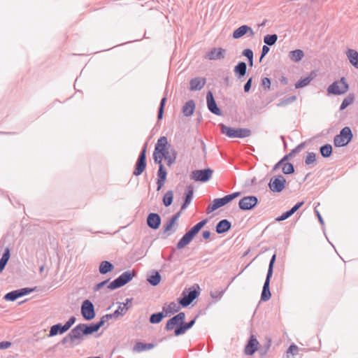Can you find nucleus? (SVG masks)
I'll use <instances>...</instances> for the list:
<instances>
[{"mask_svg":"<svg viewBox=\"0 0 358 358\" xmlns=\"http://www.w3.org/2000/svg\"><path fill=\"white\" fill-rule=\"evenodd\" d=\"M76 317L74 316H71L69 320L64 324L67 331L71 327V326L76 322Z\"/></svg>","mask_w":358,"mask_h":358,"instance_id":"obj_59","label":"nucleus"},{"mask_svg":"<svg viewBox=\"0 0 358 358\" xmlns=\"http://www.w3.org/2000/svg\"><path fill=\"white\" fill-rule=\"evenodd\" d=\"M162 156V154L158 153L156 152H153V159L154 162L159 164V166H161L162 164V159H164Z\"/></svg>","mask_w":358,"mask_h":358,"instance_id":"obj_55","label":"nucleus"},{"mask_svg":"<svg viewBox=\"0 0 358 358\" xmlns=\"http://www.w3.org/2000/svg\"><path fill=\"white\" fill-rule=\"evenodd\" d=\"M262 85L265 89H269L271 86V80L268 78H264L262 80Z\"/></svg>","mask_w":358,"mask_h":358,"instance_id":"obj_61","label":"nucleus"},{"mask_svg":"<svg viewBox=\"0 0 358 358\" xmlns=\"http://www.w3.org/2000/svg\"><path fill=\"white\" fill-rule=\"evenodd\" d=\"M345 54L350 64L358 69V52L353 49H348Z\"/></svg>","mask_w":358,"mask_h":358,"instance_id":"obj_23","label":"nucleus"},{"mask_svg":"<svg viewBox=\"0 0 358 358\" xmlns=\"http://www.w3.org/2000/svg\"><path fill=\"white\" fill-rule=\"evenodd\" d=\"M275 259H276V255L274 254L272 256L271 259H270V262H269V265H268V271H267V275H266L267 276H271L272 277L273 272V265H274Z\"/></svg>","mask_w":358,"mask_h":358,"instance_id":"obj_52","label":"nucleus"},{"mask_svg":"<svg viewBox=\"0 0 358 358\" xmlns=\"http://www.w3.org/2000/svg\"><path fill=\"white\" fill-rule=\"evenodd\" d=\"M241 194L240 192H234L230 194H227L222 198L215 199L213 203L208 205L206 211L207 213H210L217 208L226 205L229 202L231 201L235 198L238 197Z\"/></svg>","mask_w":358,"mask_h":358,"instance_id":"obj_4","label":"nucleus"},{"mask_svg":"<svg viewBox=\"0 0 358 358\" xmlns=\"http://www.w3.org/2000/svg\"><path fill=\"white\" fill-rule=\"evenodd\" d=\"M9 258H10V250L8 248H6L1 259L8 262Z\"/></svg>","mask_w":358,"mask_h":358,"instance_id":"obj_63","label":"nucleus"},{"mask_svg":"<svg viewBox=\"0 0 358 358\" xmlns=\"http://www.w3.org/2000/svg\"><path fill=\"white\" fill-rule=\"evenodd\" d=\"M354 101V96L352 94H349L348 96H347L342 101L341 104V106H340V110H344L345 108H347L348 106H350V104H352Z\"/></svg>","mask_w":358,"mask_h":358,"instance_id":"obj_45","label":"nucleus"},{"mask_svg":"<svg viewBox=\"0 0 358 358\" xmlns=\"http://www.w3.org/2000/svg\"><path fill=\"white\" fill-rule=\"evenodd\" d=\"M313 74H314V73L312 72L310 76L299 80L295 84V88L299 89V88H302L303 87L307 86L311 82V80L313 79V78H314Z\"/></svg>","mask_w":358,"mask_h":358,"instance_id":"obj_34","label":"nucleus"},{"mask_svg":"<svg viewBox=\"0 0 358 358\" xmlns=\"http://www.w3.org/2000/svg\"><path fill=\"white\" fill-rule=\"evenodd\" d=\"M195 110V103L193 100H189L182 106V113L185 116L192 115Z\"/></svg>","mask_w":358,"mask_h":358,"instance_id":"obj_27","label":"nucleus"},{"mask_svg":"<svg viewBox=\"0 0 358 358\" xmlns=\"http://www.w3.org/2000/svg\"><path fill=\"white\" fill-rule=\"evenodd\" d=\"M349 86L346 79L343 77L339 80H336L327 87V92L334 95H341L348 91Z\"/></svg>","mask_w":358,"mask_h":358,"instance_id":"obj_5","label":"nucleus"},{"mask_svg":"<svg viewBox=\"0 0 358 358\" xmlns=\"http://www.w3.org/2000/svg\"><path fill=\"white\" fill-rule=\"evenodd\" d=\"M298 350H299V348H298V347H297L296 345H294V344H292V345L288 348V349H287V354H289V353H291V354H292L293 355H296V354H297V352H298Z\"/></svg>","mask_w":358,"mask_h":358,"instance_id":"obj_58","label":"nucleus"},{"mask_svg":"<svg viewBox=\"0 0 358 358\" xmlns=\"http://www.w3.org/2000/svg\"><path fill=\"white\" fill-rule=\"evenodd\" d=\"M164 317H166V315L164 314V312L153 313L150 317V322L151 324H158L163 320Z\"/></svg>","mask_w":358,"mask_h":358,"instance_id":"obj_37","label":"nucleus"},{"mask_svg":"<svg viewBox=\"0 0 358 358\" xmlns=\"http://www.w3.org/2000/svg\"><path fill=\"white\" fill-rule=\"evenodd\" d=\"M81 314L86 320L94 318L96 314L93 303L88 299L85 300L81 306Z\"/></svg>","mask_w":358,"mask_h":358,"instance_id":"obj_10","label":"nucleus"},{"mask_svg":"<svg viewBox=\"0 0 358 358\" xmlns=\"http://www.w3.org/2000/svg\"><path fill=\"white\" fill-rule=\"evenodd\" d=\"M161 217L159 214L150 213L147 217V224L152 229H157L161 224Z\"/></svg>","mask_w":358,"mask_h":358,"instance_id":"obj_15","label":"nucleus"},{"mask_svg":"<svg viewBox=\"0 0 358 358\" xmlns=\"http://www.w3.org/2000/svg\"><path fill=\"white\" fill-rule=\"evenodd\" d=\"M249 29V26L248 25H242L235 29L233 32V38L235 39H238L245 34H248Z\"/></svg>","mask_w":358,"mask_h":358,"instance_id":"obj_35","label":"nucleus"},{"mask_svg":"<svg viewBox=\"0 0 358 358\" xmlns=\"http://www.w3.org/2000/svg\"><path fill=\"white\" fill-rule=\"evenodd\" d=\"M3 299L6 301H14L17 298V294H15V292L14 290V291L10 292L7 293L6 294H5V296H3Z\"/></svg>","mask_w":358,"mask_h":358,"instance_id":"obj_54","label":"nucleus"},{"mask_svg":"<svg viewBox=\"0 0 358 358\" xmlns=\"http://www.w3.org/2000/svg\"><path fill=\"white\" fill-rule=\"evenodd\" d=\"M167 172L163 164L159 166V170L157 171V190L159 191L164 186V182L166 180Z\"/></svg>","mask_w":358,"mask_h":358,"instance_id":"obj_18","label":"nucleus"},{"mask_svg":"<svg viewBox=\"0 0 358 358\" xmlns=\"http://www.w3.org/2000/svg\"><path fill=\"white\" fill-rule=\"evenodd\" d=\"M296 100V96H289V97H286V98H284V99H281L277 103V106L278 107L285 106H287V105L293 103Z\"/></svg>","mask_w":358,"mask_h":358,"instance_id":"obj_44","label":"nucleus"},{"mask_svg":"<svg viewBox=\"0 0 358 358\" xmlns=\"http://www.w3.org/2000/svg\"><path fill=\"white\" fill-rule=\"evenodd\" d=\"M180 216V212H178L175 215H173L171 219L163 226V232L166 233L169 231L172 227L174 225Z\"/></svg>","mask_w":358,"mask_h":358,"instance_id":"obj_31","label":"nucleus"},{"mask_svg":"<svg viewBox=\"0 0 358 358\" xmlns=\"http://www.w3.org/2000/svg\"><path fill=\"white\" fill-rule=\"evenodd\" d=\"M282 171L284 174H292L294 172V165L291 163H285L282 168Z\"/></svg>","mask_w":358,"mask_h":358,"instance_id":"obj_47","label":"nucleus"},{"mask_svg":"<svg viewBox=\"0 0 358 358\" xmlns=\"http://www.w3.org/2000/svg\"><path fill=\"white\" fill-rule=\"evenodd\" d=\"M213 173V171L210 168L201 170H195L192 172L190 178L194 181L206 182L211 178Z\"/></svg>","mask_w":358,"mask_h":358,"instance_id":"obj_7","label":"nucleus"},{"mask_svg":"<svg viewBox=\"0 0 358 358\" xmlns=\"http://www.w3.org/2000/svg\"><path fill=\"white\" fill-rule=\"evenodd\" d=\"M320 152L323 157H329L332 153V147L330 144H326L320 147Z\"/></svg>","mask_w":358,"mask_h":358,"instance_id":"obj_38","label":"nucleus"},{"mask_svg":"<svg viewBox=\"0 0 358 358\" xmlns=\"http://www.w3.org/2000/svg\"><path fill=\"white\" fill-rule=\"evenodd\" d=\"M305 145L306 143L304 142L301 143L295 148L291 150V152L289 153V155H291L292 157L296 153L301 152L305 148Z\"/></svg>","mask_w":358,"mask_h":358,"instance_id":"obj_53","label":"nucleus"},{"mask_svg":"<svg viewBox=\"0 0 358 358\" xmlns=\"http://www.w3.org/2000/svg\"><path fill=\"white\" fill-rule=\"evenodd\" d=\"M66 331H67V329H66L65 325L64 324L62 325L61 323H58L57 324L52 325L50 327L48 336L52 337V336L57 335L58 334H62Z\"/></svg>","mask_w":358,"mask_h":358,"instance_id":"obj_25","label":"nucleus"},{"mask_svg":"<svg viewBox=\"0 0 358 358\" xmlns=\"http://www.w3.org/2000/svg\"><path fill=\"white\" fill-rule=\"evenodd\" d=\"M173 156H176L177 157V152L174 148L171 147L166 152L162 154V157H163L164 159H167L169 157H173Z\"/></svg>","mask_w":358,"mask_h":358,"instance_id":"obj_51","label":"nucleus"},{"mask_svg":"<svg viewBox=\"0 0 358 358\" xmlns=\"http://www.w3.org/2000/svg\"><path fill=\"white\" fill-rule=\"evenodd\" d=\"M114 269L113 264L108 261H103L101 262L99 271L101 274H106L109 272H111Z\"/></svg>","mask_w":358,"mask_h":358,"instance_id":"obj_28","label":"nucleus"},{"mask_svg":"<svg viewBox=\"0 0 358 358\" xmlns=\"http://www.w3.org/2000/svg\"><path fill=\"white\" fill-rule=\"evenodd\" d=\"M206 102L208 109L213 114L216 115H222V111L217 106L216 101L213 97V94L211 92H208L206 95Z\"/></svg>","mask_w":358,"mask_h":358,"instance_id":"obj_14","label":"nucleus"},{"mask_svg":"<svg viewBox=\"0 0 358 358\" xmlns=\"http://www.w3.org/2000/svg\"><path fill=\"white\" fill-rule=\"evenodd\" d=\"M208 222L207 219H204L194 227H192L188 231H187L184 236L178 242L176 248L178 250H181L186 245L190 243L194 237L199 233V231Z\"/></svg>","mask_w":358,"mask_h":358,"instance_id":"obj_1","label":"nucleus"},{"mask_svg":"<svg viewBox=\"0 0 358 358\" xmlns=\"http://www.w3.org/2000/svg\"><path fill=\"white\" fill-rule=\"evenodd\" d=\"M247 65L245 62H241L234 67V73L238 78L244 76L246 73Z\"/></svg>","mask_w":358,"mask_h":358,"instance_id":"obj_32","label":"nucleus"},{"mask_svg":"<svg viewBox=\"0 0 358 358\" xmlns=\"http://www.w3.org/2000/svg\"><path fill=\"white\" fill-rule=\"evenodd\" d=\"M155 346L153 343H144L142 342L136 343L134 346V351L141 352L145 350H149L154 348Z\"/></svg>","mask_w":358,"mask_h":358,"instance_id":"obj_30","label":"nucleus"},{"mask_svg":"<svg viewBox=\"0 0 358 358\" xmlns=\"http://www.w3.org/2000/svg\"><path fill=\"white\" fill-rule=\"evenodd\" d=\"M271 276L266 277V280L263 286L262 294H261V300L263 301H268L271 296V294L269 289L270 280Z\"/></svg>","mask_w":358,"mask_h":358,"instance_id":"obj_22","label":"nucleus"},{"mask_svg":"<svg viewBox=\"0 0 358 358\" xmlns=\"http://www.w3.org/2000/svg\"><path fill=\"white\" fill-rule=\"evenodd\" d=\"M340 134L346 139V141H348V143L351 141L352 138V134L351 131V129L348 127H345L343 129H341L340 131Z\"/></svg>","mask_w":358,"mask_h":358,"instance_id":"obj_42","label":"nucleus"},{"mask_svg":"<svg viewBox=\"0 0 358 358\" xmlns=\"http://www.w3.org/2000/svg\"><path fill=\"white\" fill-rule=\"evenodd\" d=\"M242 55L248 58L250 64L252 66L253 64V52H252V50L250 49H245L242 52Z\"/></svg>","mask_w":358,"mask_h":358,"instance_id":"obj_49","label":"nucleus"},{"mask_svg":"<svg viewBox=\"0 0 358 358\" xmlns=\"http://www.w3.org/2000/svg\"><path fill=\"white\" fill-rule=\"evenodd\" d=\"M252 83V78H250L244 85L245 92H248L250 91V90L251 88Z\"/></svg>","mask_w":358,"mask_h":358,"instance_id":"obj_62","label":"nucleus"},{"mask_svg":"<svg viewBox=\"0 0 358 358\" xmlns=\"http://www.w3.org/2000/svg\"><path fill=\"white\" fill-rule=\"evenodd\" d=\"M304 53L301 50H295L289 52L290 59L294 62H298L303 57Z\"/></svg>","mask_w":358,"mask_h":358,"instance_id":"obj_36","label":"nucleus"},{"mask_svg":"<svg viewBox=\"0 0 358 358\" xmlns=\"http://www.w3.org/2000/svg\"><path fill=\"white\" fill-rule=\"evenodd\" d=\"M257 203L258 199L255 196H247L239 201L238 206L243 210H249L252 209Z\"/></svg>","mask_w":358,"mask_h":358,"instance_id":"obj_13","label":"nucleus"},{"mask_svg":"<svg viewBox=\"0 0 358 358\" xmlns=\"http://www.w3.org/2000/svg\"><path fill=\"white\" fill-rule=\"evenodd\" d=\"M129 309V307H126V305H123V303H120L117 309L113 313V315L117 318L119 316H122L126 314Z\"/></svg>","mask_w":358,"mask_h":358,"instance_id":"obj_43","label":"nucleus"},{"mask_svg":"<svg viewBox=\"0 0 358 358\" xmlns=\"http://www.w3.org/2000/svg\"><path fill=\"white\" fill-rule=\"evenodd\" d=\"M285 183V178L282 175H278L270 180L268 187L273 192H280L284 189Z\"/></svg>","mask_w":358,"mask_h":358,"instance_id":"obj_11","label":"nucleus"},{"mask_svg":"<svg viewBox=\"0 0 358 358\" xmlns=\"http://www.w3.org/2000/svg\"><path fill=\"white\" fill-rule=\"evenodd\" d=\"M334 143L336 147H343L348 144V141L339 134L334 137Z\"/></svg>","mask_w":358,"mask_h":358,"instance_id":"obj_46","label":"nucleus"},{"mask_svg":"<svg viewBox=\"0 0 358 358\" xmlns=\"http://www.w3.org/2000/svg\"><path fill=\"white\" fill-rule=\"evenodd\" d=\"M173 199V192L172 190L167 191L163 197V203L166 207L171 205Z\"/></svg>","mask_w":358,"mask_h":358,"instance_id":"obj_39","label":"nucleus"},{"mask_svg":"<svg viewBox=\"0 0 358 358\" xmlns=\"http://www.w3.org/2000/svg\"><path fill=\"white\" fill-rule=\"evenodd\" d=\"M221 132L229 138H245L251 135V131L246 128L234 129L221 123L219 124Z\"/></svg>","mask_w":358,"mask_h":358,"instance_id":"obj_3","label":"nucleus"},{"mask_svg":"<svg viewBox=\"0 0 358 358\" xmlns=\"http://www.w3.org/2000/svg\"><path fill=\"white\" fill-rule=\"evenodd\" d=\"M179 308L180 307L175 302H171L166 306L163 307V311L165 312L166 316H171L178 312Z\"/></svg>","mask_w":358,"mask_h":358,"instance_id":"obj_33","label":"nucleus"},{"mask_svg":"<svg viewBox=\"0 0 358 358\" xmlns=\"http://www.w3.org/2000/svg\"><path fill=\"white\" fill-rule=\"evenodd\" d=\"M269 50L270 49L268 47V45H263L262 49V53H261L260 59H259L260 62L267 55V53L269 52Z\"/></svg>","mask_w":358,"mask_h":358,"instance_id":"obj_60","label":"nucleus"},{"mask_svg":"<svg viewBox=\"0 0 358 358\" xmlns=\"http://www.w3.org/2000/svg\"><path fill=\"white\" fill-rule=\"evenodd\" d=\"M231 227V222L226 220H220L216 225L215 230L217 234H224L228 231Z\"/></svg>","mask_w":358,"mask_h":358,"instance_id":"obj_24","label":"nucleus"},{"mask_svg":"<svg viewBox=\"0 0 358 358\" xmlns=\"http://www.w3.org/2000/svg\"><path fill=\"white\" fill-rule=\"evenodd\" d=\"M225 50L221 48H213L206 55V58L209 60H217L220 59H223L224 57Z\"/></svg>","mask_w":358,"mask_h":358,"instance_id":"obj_19","label":"nucleus"},{"mask_svg":"<svg viewBox=\"0 0 358 358\" xmlns=\"http://www.w3.org/2000/svg\"><path fill=\"white\" fill-rule=\"evenodd\" d=\"M258 345V341L255 336L252 335L248 344L245 345V353L248 355H252L257 351Z\"/></svg>","mask_w":358,"mask_h":358,"instance_id":"obj_17","label":"nucleus"},{"mask_svg":"<svg viewBox=\"0 0 358 358\" xmlns=\"http://www.w3.org/2000/svg\"><path fill=\"white\" fill-rule=\"evenodd\" d=\"M83 331L82 324L76 325L62 338L61 343L62 345H66L69 343L71 345H73L76 341H78V343H80L84 340L85 334Z\"/></svg>","mask_w":358,"mask_h":358,"instance_id":"obj_2","label":"nucleus"},{"mask_svg":"<svg viewBox=\"0 0 358 358\" xmlns=\"http://www.w3.org/2000/svg\"><path fill=\"white\" fill-rule=\"evenodd\" d=\"M166 97L164 96L162 99V100L160 101V104H159V110H158V115H157L158 120H161L163 117L164 109V106L166 104Z\"/></svg>","mask_w":358,"mask_h":358,"instance_id":"obj_48","label":"nucleus"},{"mask_svg":"<svg viewBox=\"0 0 358 358\" xmlns=\"http://www.w3.org/2000/svg\"><path fill=\"white\" fill-rule=\"evenodd\" d=\"M278 40V36L276 34H268L264 36V42L266 45H274Z\"/></svg>","mask_w":358,"mask_h":358,"instance_id":"obj_41","label":"nucleus"},{"mask_svg":"<svg viewBox=\"0 0 358 358\" xmlns=\"http://www.w3.org/2000/svg\"><path fill=\"white\" fill-rule=\"evenodd\" d=\"M83 332L85 334V336L92 334L94 332L97 331V329L96 327L94 326V323L92 324H83Z\"/></svg>","mask_w":358,"mask_h":358,"instance_id":"obj_40","label":"nucleus"},{"mask_svg":"<svg viewBox=\"0 0 358 358\" xmlns=\"http://www.w3.org/2000/svg\"><path fill=\"white\" fill-rule=\"evenodd\" d=\"M161 275L157 271H152L147 278L148 282L152 286H157L161 281Z\"/></svg>","mask_w":358,"mask_h":358,"instance_id":"obj_29","label":"nucleus"},{"mask_svg":"<svg viewBox=\"0 0 358 358\" xmlns=\"http://www.w3.org/2000/svg\"><path fill=\"white\" fill-rule=\"evenodd\" d=\"M197 316H196L193 320L189 321V322H185V321L182 322V325L179 328H176L174 330V336H178L184 334L188 329H191L195 323L196 319Z\"/></svg>","mask_w":358,"mask_h":358,"instance_id":"obj_21","label":"nucleus"},{"mask_svg":"<svg viewBox=\"0 0 358 358\" xmlns=\"http://www.w3.org/2000/svg\"><path fill=\"white\" fill-rule=\"evenodd\" d=\"M224 293V290L222 291H214L210 292V296L213 299H220Z\"/></svg>","mask_w":358,"mask_h":358,"instance_id":"obj_56","label":"nucleus"},{"mask_svg":"<svg viewBox=\"0 0 358 358\" xmlns=\"http://www.w3.org/2000/svg\"><path fill=\"white\" fill-rule=\"evenodd\" d=\"M185 320V314L183 312H180L173 317L170 318L165 326V329L167 331L179 328L182 325V322Z\"/></svg>","mask_w":358,"mask_h":358,"instance_id":"obj_9","label":"nucleus"},{"mask_svg":"<svg viewBox=\"0 0 358 358\" xmlns=\"http://www.w3.org/2000/svg\"><path fill=\"white\" fill-rule=\"evenodd\" d=\"M171 146L169 144L167 138L165 136L160 137L155 147L154 152L163 154L168 150Z\"/></svg>","mask_w":358,"mask_h":358,"instance_id":"obj_16","label":"nucleus"},{"mask_svg":"<svg viewBox=\"0 0 358 358\" xmlns=\"http://www.w3.org/2000/svg\"><path fill=\"white\" fill-rule=\"evenodd\" d=\"M316 161V155L314 152H308L306 158L305 159V163L306 165H310L315 162Z\"/></svg>","mask_w":358,"mask_h":358,"instance_id":"obj_50","label":"nucleus"},{"mask_svg":"<svg viewBox=\"0 0 358 358\" xmlns=\"http://www.w3.org/2000/svg\"><path fill=\"white\" fill-rule=\"evenodd\" d=\"M193 194L194 191L192 187L188 186L185 193L184 202L181 206V210H185L189 205L193 198Z\"/></svg>","mask_w":358,"mask_h":358,"instance_id":"obj_26","label":"nucleus"},{"mask_svg":"<svg viewBox=\"0 0 358 358\" xmlns=\"http://www.w3.org/2000/svg\"><path fill=\"white\" fill-rule=\"evenodd\" d=\"M292 215L291 214V212L289 210L284 213L280 216L278 217L275 220L278 222L283 221L291 217Z\"/></svg>","mask_w":358,"mask_h":358,"instance_id":"obj_57","label":"nucleus"},{"mask_svg":"<svg viewBox=\"0 0 358 358\" xmlns=\"http://www.w3.org/2000/svg\"><path fill=\"white\" fill-rule=\"evenodd\" d=\"M146 149L147 143H145L140 152L135 165V170L133 174L136 176H140L146 167Z\"/></svg>","mask_w":358,"mask_h":358,"instance_id":"obj_8","label":"nucleus"},{"mask_svg":"<svg viewBox=\"0 0 358 358\" xmlns=\"http://www.w3.org/2000/svg\"><path fill=\"white\" fill-rule=\"evenodd\" d=\"M303 204V202H299L296 204H295L289 210L291 212V214L293 215L296 210L299 209V208Z\"/></svg>","mask_w":358,"mask_h":358,"instance_id":"obj_64","label":"nucleus"},{"mask_svg":"<svg viewBox=\"0 0 358 358\" xmlns=\"http://www.w3.org/2000/svg\"><path fill=\"white\" fill-rule=\"evenodd\" d=\"M134 276V274L130 271H125L122 273L119 277L113 280L108 285L109 289H116L120 288L129 282H130Z\"/></svg>","mask_w":358,"mask_h":358,"instance_id":"obj_6","label":"nucleus"},{"mask_svg":"<svg viewBox=\"0 0 358 358\" xmlns=\"http://www.w3.org/2000/svg\"><path fill=\"white\" fill-rule=\"evenodd\" d=\"M206 78L196 77L192 78L189 82V90L191 91L201 90L206 84Z\"/></svg>","mask_w":358,"mask_h":358,"instance_id":"obj_20","label":"nucleus"},{"mask_svg":"<svg viewBox=\"0 0 358 358\" xmlns=\"http://www.w3.org/2000/svg\"><path fill=\"white\" fill-rule=\"evenodd\" d=\"M182 295V296L180 298L179 303L182 306L187 307L198 297L199 292L193 287L187 294L184 291Z\"/></svg>","mask_w":358,"mask_h":358,"instance_id":"obj_12","label":"nucleus"}]
</instances>
